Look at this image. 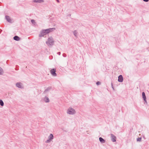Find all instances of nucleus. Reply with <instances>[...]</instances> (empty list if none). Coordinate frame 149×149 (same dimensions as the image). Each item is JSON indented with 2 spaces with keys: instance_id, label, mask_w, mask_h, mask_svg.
Listing matches in <instances>:
<instances>
[{
  "instance_id": "26",
  "label": "nucleus",
  "mask_w": 149,
  "mask_h": 149,
  "mask_svg": "<svg viewBox=\"0 0 149 149\" xmlns=\"http://www.w3.org/2000/svg\"><path fill=\"white\" fill-rule=\"evenodd\" d=\"M145 2H148L149 1V0H143Z\"/></svg>"
},
{
  "instance_id": "23",
  "label": "nucleus",
  "mask_w": 149,
  "mask_h": 149,
  "mask_svg": "<svg viewBox=\"0 0 149 149\" xmlns=\"http://www.w3.org/2000/svg\"><path fill=\"white\" fill-rule=\"evenodd\" d=\"M101 84V82L99 81H98L96 82V84L97 85H99Z\"/></svg>"
},
{
  "instance_id": "3",
  "label": "nucleus",
  "mask_w": 149,
  "mask_h": 149,
  "mask_svg": "<svg viewBox=\"0 0 149 149\" xmlns=\"http://www.w3.org/2000/svg\"><path fill=\"white\" fill-rule=\"evenodd\" d=\"M67 113L73 115L76 113V111L74 109L69 108L67 110Z\"/></svg>"
},
{
  "instance_id": "21",
  "label": "nucleus",
  "mask_w": 149,
  "mask_h": 149,
  "mask_svg": "<svg viewBox=\"0 0 149 149\" xmlns=\"http://www.w3.org/2000/svg\"><path fill=\"white\" fill-rule=\"evenodd\" d=\"M19 66L18 65H16V68H15V70H18L19 69Z\"/></svg>"
},
{
  "instance_id": "12",
  "label": "nucleus",
  "mask_w": 149,
  "mask_h": 149,
  "mask_svg": "<svg viewBox=\"0 0 149 149\" xmlns=\"http://www.w3.org/2000/svg\"><path fill=\"white\" fill-rule=\"evenodd\" d=\"M44 100L45 102H49V98L45 96L44 98Z\"/></svg>"
},
{
  "instance_id": "7",
  "label": "nucleus",
  "mask_w": 149,
  "mask_h": 149,
  "mask_svg": "<svg viewBox=\"0 0 149 149\" xmlns=\"http://www.w3.org/2000/svg\"><path fill=\"white\" fill-rule=\"evenodd\" d=\"M22 84L21 82H17L16 84V86L19 88L23 89L24 87L22 86Z\"/></svg>"
},
{
  "instance_id": "6",
  "label": "nucleus",
  "mask_w": 149,
  "mask_h": 149,
  "mask_svg": "<svg viewBox=\"0 0 149 149\" xmlns=\"http://www.w3.org/2000/svg\"><path fill=\"white\" fill-rule=\"evenodd\" d=\"M111 140L113 142H115L116 141V138L113 134H111Z\"/></svg>"
},
{
  "instance_id": "13",
  "label": "nucleus",
  "mask_w": 149,
  "mask_h": 149,
  "mask_svg": "<svg viewBox=\"0 0 149 149\" xmlns=\"http://www.w3.org/2000/svg\"><path fill=\"white\" fill-rule=\"evenodd\" d=\"M6 19L7 21L8 22H11V20L10 19L9 16L8 15H6L5 16Z\"/></svg>"
},
{
  "instance_id": "8",
  "label": "nucleus",
  "mask_w": 149,
  "mask_h": 149,
  "mask_svg": "<svg viewBox=\"0 0 149 149\" xmlns=\"http://www.w3.org/2000/svg\"><path fill=\"white\" fill-rule=\"evenodd\" d=\"M123 80V77L122 75H119L118 77V81L120 82H122Z\"/></svg>"
},
{
  "instance_id": "9",
  "label": "nucleus",
  "mask_w": 149,
  "mask_h": 149,
  "mask_svg": "<svg viewBox=\"0 0 149 149\" xmlns=\"http://www.w3.org/2000/svg\"><path fill=\"white\" fill-rule=\"evenodd\" d=\"M52 89V86H49L44 91V93L45 94L47 92L50 91V90Z\"/></svg>"
},
{
  "instance_id": "24",
  "label": "nucleus",
  "mask_w": 149,
  "mask_h": 149,
  "mask_svg": "<svg viewBox=\"0 0 149 149\" xmlns=\"http://www.w3.org/2000/svg\"><path fill=\"white\" fill-rule=\"evenodd\" d=\"M111 87H112V88L113 89V90L114 91V88L113 86V83H112V82H111Z\"/></svg>"
},
{
  "instance_id": "17",
  "label": "nucleus",
  "mask_w": 149,
  "mask_h": 149,
  "mask_svg": "<svg viewBox=\"0 0 149 149\" xmlns=\"http://www.w3.org/2000/svg\"><path fill=\"white\" fill-rule=\"evenodd\" d=\"M73 34L76 37L77 36V31L76 30H74L73 32Z\"/></svg>"
},
{
  "instance_id": "28",
  "label": "nucleus",
  "mask_w": 149,
  "mask_h": 149,
  "mask_svg": "<svg viewBox=\"0 0 149 149\" xmlns=\"http://www.w3.org/2000/svg\"><path fill=\"white\" fill-rule=\"evenodd\" d=\"M56 1L58 2H59V0H56Z\"/></svg>"
},
{
  "instance_id": "19",
  "label": "nucleus",
  "mask_w": 149,
  "mask_h": 149,
  "mask_svg": "<svg viewBox=\"0 0 149 149\" xmlns=\"http://www.w3.org/2000/svg\"><path fill=\"white\" fill-rule=\"evenodd\" d=\"M3 72V70L2 68L0 67V74H2V73Z\"/></svg>"
},
{
  "instance_id": "29",
  "label": "nucleus",
  "mask_w": 149,
  "mask_h": 149,
  "mask_svg": "<svg viewBox=\"0 0 149 149\" xmlns=\"http://www.w3.org/2000/svg\"><path fill=\"white\" fill-rule=\"evenodd\" d=\"M2 3L1 2H0V5H1V4Z\"/></svg>"
},
{
  "instance_id": "16",
  "label": "nucleus",
  "mask_w": 149,
  "mask_h": 149,
  "mask_svg": "<svg viewBox=\"0 0 149 149\" xmlns=\"http://www.w3.org/2000/svg\"><path fill=\"white\" fill-rule=\"evenodd\" d=\"M0 105L1 106L4 105V102L2 100L0 99Z\"/></svg>"
},
{
  "instance_id": "22",
  "label": "nucleus",
  "mask_w": 149,
  "mask_h": 149,
  "mask_svg": "<svg viewBox=\"0 0 149 149\" xmlns=\"http://www.w3.org/2000/svg\"><path fill=\"white\" fill-rule=\"evenodd\" d=\"M52 140H51L50 139H48L46 141H45V143H49Z\"/></svg>"
},
{
  "instance_id": "5",
  "label": "nucleus",
  "mask_w": 149,
  "mask_h": 149,
  "mask_svg": "<svg viewBox=\"0 0 149 149\" xmlns=\"http://www.w3.org/2000/svg\"><path fill=\"white\" fill-rule=\"evenodd\" d=\"M56 71V69L55 68H53L51 70L50 73L53 76H56L57 75Z\"/></svg>"
},
{
  "instance_id": "18",
  "label": "nucleus",
  "mask_w": 149,
  "mask_h": 149,
  "mask_svg": "<svg viewBox=\"0 0 149 149\" xmlns=\"http://www.w3.org/2000/svg\"><path fill=\"white\" fill-rule=\"evenodd\" d=\"M141 139H142L141 137H138L137 138L136 141H137L140 142L141 141Z\"/></svg>"
},
{
  "instance_id": "10",
  "label": "nucleus",
  "mask_w": 149,
  "mask_h": 149,
  "mask_svg": "<svg viewBox=\"0 0 149 149\" xmlns=\"http://www.w3.org/2000/svg\"><path fill=\"white\" fill-rule=\"evenodd\" d=\"M13 39L15 40L18 41L20 40V38L17 36H15L13 37Z\"/></svg>"
},
{
  "instance_id": "14",
  "label": "nucleus",
  "mask_w": 149,
  "mask_h": 149,
  "mask_svg": "<svg viewBox=\"0 0 149 149\" xmlns=\"http://www.w3.org/2000/svg\"><path fill=\"white\" fill-rule=\"evenodd\" d=\"M99 140L101 143H104L105 142V140L101 137H99Z\"/></svg>"
},
{
  "instance_id": "15",
  "label": "nucleus",
  "mask_w": 149,
  "mask_h": 149,
  "mask_svg": "<svg viewBox=\"0 0 149 149\" xmlns=\"http://www.w3.org/2000/svg\"><path fill=\"white\" fill-rule=\"evenodd\" d=\"M48 139H50L51 140H52L54 138V136L52 134H51L48 137Z\"/></svg>"
},
{
  "instance_id": "25",
  "label": "nucleus",
  "mask_w": 149,
  "mask_h": 149,
  "mask_svg": "<svg viewBox=\"0 0 149 149\" xmlns=\"http://www.w3.org/2000/svg\"><path fill=\"white\" fill-rule=\"evenodd\" d=\"M63 56L64 57H66V55L65 54V53H63Z\"/></svg>"
},
{
  "instance_id": "4",
  "label": "nucleus",
  "mask_w": 149,
  "mask_h": 149,
  "mask_svg": "<svg viewBox=\"0 0 149 149\" xmlns=\"http://www.w3.org/2000/svg\"><path fill=\"white\" fill-rule=\"evenodd\" d=\"M142 98L143 99V100L144 101V104H147V102L146 100V96L145 95V93L144 92H142Z\"/></svg>"
},
{
  "instance_id": "27",
  "label": "nucleus",
  "mask_w": 149,
  "mask_h": 149,
  "mask_svg": "<svg viewBox=\"0 0 149 149\" xmlns=\"http://www.w3.org/2000/svg\"><path fill=\"white\" fill-rule=\"evenodd\" d=\"M57 54H58V55H60L61 54V52H58L57 53Z\"/></svg>"
},
{
  "instance_id": "20",
  "label": "nucleus",
  "mask_w": 149,
  "mask_h": 149,
  "mask_svg": "<svg viewBox=\"0 0 149 149\" xmlns=\"http://www.w3.org/2000/svg\"><path fill=\"white\" fill-rule=\"evenodd\" d=\"M31 22L33 24H35L36 23L34 19H31Z\"/></svg>"
},
{
  "instance_id": "1",
  "label": "nucleus",
  "mask_w": 149,
  "mask_h": 149,
  "mask_svg": "<svg viewBox=\"0 0 149 149\" xmlns=\"http://www.w3.org/2000/svg\"><path fill=\"white\" fill-rule=\"evenodd\" d=\"M56 29L55 28H50L45 29H42L40 32L39 37H42L44 36L51 33Z\"/></svg>"
},
{
  "instance_id": "11",
  "label": "nucleus",
  "mask_w": 149,
  "mask_h": 149,
  "mask_svg": "<svg viewBox=\"0 0 149 149\" xmlns=\"http://www.w3.org/2000/svg\"><path fill=\"white\" fill-rule=\"evenodd\" d=\"M33 2L36 3H42L44 2V1L43 0H33Z\"/></svg>"
},
{
  "instance_id": "2",
  "label": "nucleus",
  "mask_w": 149,
  "mask_h": 149,
  "mask_svg": "<svg viewBox=\"0 0 149 149\" xmlns=\"http://www.w3.org/2000/svg\"><path fill=\"white\" fill-rule=\"evenodd\" d=\"M54 40L52 36L49 37L48 38V41L46 42V44L49 46V45H54Z\"/></svg>"
}]
</instances>
